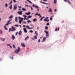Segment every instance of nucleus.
I'll use <instances>...</instances> for the list:
<instances>
[{
    "instance_id": "1",
    "label": "nucleus",
    "mask_w": 75,
    "mask_h": 75,
    "mask_svg": "<svg viewBox=\"0 0 75 75\" xmlns=\"http://www.w3.org/2000/svg\"><path fill=\"white\" fill-rule=\"evenodd\" d=\"M44 32L46 34V38H48V37H49V33H48V32L47 31V30H45Z\"/></svg>"
},
{
    "instance_id": "2",
    "label": "nucleus",
    "mask_w": 75,
    "mask_h": 75,
    "mask_svg": "<svg viewBox=\"0 0 75 75\" xmlns=\"http://www.w3.org/2000/svg\"><path fill=\"white\" fill-rule=\"evenodd\" d=\"M20 48L19 47H18V50H16L15 51V53H17L18 54V52H20V50H21Z\"/></svg>"
},
{
    "instance_id": "3",
    "label": "nucleus",
    "mask_w": 75,
    "mask_h": 75,
    "mask_svg": "<svg viewBox=\"0 0 75 75\" xmlns=\"http://www.w3.org/2000/svg\"><path fill=\"white\" fill-rule=\"evenodd\" d=\"M26 28H27V29H33L34 28V27H32V28H30L29 27V26L27 25L26 26Z\"/></svg>"
},
{
    "instance_id": "4",
    "label": "nucleus",
    "mask_w": 75,
    "mask_h": 75,
    "mask_svg": "<svg viewBox=\"0 0 75 75\" xmlns=\"http://www.w3.org/2000/svg\"><path fill=\"white\" fill-rule=\"evenodd\" d=\"M17 13H18V14H19V15H21V16H22V15H23V13H22V12H21L20 11H18L17 12Z\"/></svg>"
},
{
    "instance_id": "5",
    "label": "nucleus",
    "mask_w": 75,
    "mask_h": 75,
    "mask_svg": "<svg viewBox=\"0 0 75 75\" xmlns=\"http://www.w3.org/2000/svg\"><path fill=\"white\" fill-rule=\"evenodd\" d=\"M17 5H16L14 6V8H13V10H16L17 9Z\"/></svg>"
},
{
    "instance_id": "6",
    "label": "nucleus",
    "mask_w": 75,
    "mask_h": 75,
    "mask_svg": "<svg viewBox=\"0 0 75 75\" xmlns=\"http://www.w3.org/2000/svg\"><path fill=\"white\" fill-rule=\"evenodd\" d=\"M11 37L12 39L13 40H14V39H16V38H15V37L14 36V35H12Z\"/></svg>"
},
{
    "instance_id": "7",
    "label": "nucleus",
    "mask_w": 75,
    "mask_h": 75,
    "mask_svg": "<svg viewBox=\"0 0 75 75\" xmlns=\"http://www.w3.org/2000/svg\"><path fill=\"white\" fill-rule=\"evenodd\" d=\"M21 46H23V47H25V44L24 43H22L21 44Z\"/></svg>"
},
{
    "instance_id": "8",
    "label": "nucleus",
    "mask_w": 75,
    "mask_h": 75,
    "mask_svg": "<svg viewBox=\"0 0 75 75\" xmlns=\"http://www.w3.org/2000/svg\"><path fill=\"white\" fill-rule=\"evenodd\" d=\"M59 28H56L55 29V31H59Z\"/></svg>"
},
{
    "instance_id": "9",
    "label": "nucleus",
    "mask_w": 75,
    "mask_h": 75,
    "mask_svg": "<svg viewBox=\"0 0 75 75\" xmlns=\"http://www.w3.org/2000/svg\"><path fill=\"white\" fill-rule=\"evenodd\" d=\"M46 40V38L44 37L43 38V39L42 40V42H44V41H45V40Z\"/></svg>"
},
{
    "instance_id": "10",
    "label": "nucleus",
    "mask_w": 75,
    "mask_h": 75,
    "mask_svg": "<svg viewBox=\"0 0 75 75\" xmlns=\"http://www.w3.org/2000/svg\"><path fill=\"white\" fill-rule=\"evenodd\" d=\"M37 15H38V16H41V14H38V13H37L36 14H35V16H37Z\"/></svg>"
},
{
    "instance_id": "11",
    "label": "nucleus",
    "mask_w": 75,
    "mask_h": 75,
    "mask_svg": "<svg viewBox=\"0 0 75 75\" xmlns=\"http://www.w3.org/2000/svg\"><path fill=\"white\" fill-rule=\"evenodd\" d=\"M33 7H35V8H38V6H35V5L34 4H33V6H32Z\"/></svg>"
},
{
    "instance_id": "12",
    "label": "nucleus",
    "mask_w": 75,
    "mask_h": 75,
    "mask_svg": "<svg viewBox=\"0 0 75 75\" xmlns=\"http://www.w3.org/2000/svg\"><path fill=\"white\" fill-rule=\"evenodd\" d=\"M37 21V18H34L33 20V22H36V21Z\"/></svg>"
},
{
    "instance_id": "13",
    "label": "nucleus",
    "mask_w": 75,
    "mask_h": 75,
    "mask_svg": "<svg viewBox=\"0 0 75 75\" xmlns=\"http://www.w3.org/2000/svg\"><path fill=\"white\" fill-rule=\"evenodd\" d=\"M37 33V31L36 32V31H35V34H36V36H38V33Z\"/></svg>"
},
{
    "instance_id": "14",
    "label": "nucleus",
    "mask_w": 75,
    "mask_h": 75,
    "mask_svg": "<svg viewBox=\"0 0 75 75\" xmlns=\"http://www.w3.org/2000/svg\"><path fill=\"white\" fill-rule=\"evenodd\" d=\"M23 30L25 33H27V30H26V29L25 28H23Z\"/></svg>"
},
{
    "instance_id": "15",
    "label": "nucleus",
    "mask_w": 75,
    "mask_h": 75,
    "mask_svg": "<svg viewBox=\"0 0 75 75\" xmlns=\"http://www.w3.org/2000/svg\"><path fill=\"white\" fill-rule=\"evenodd\" d=\"M30 14H31V13L30 12H28V13H25V14H26V15H30Z\"/></svg>"
},
{
    "instance_id": "16",
    "label": "nucleus",
    "mask_w": 75,
    "mask_h": 75,
    "mask_svg": "<svg viewBox=\"0 0 75 75\" xmlns=\"http://www.w3.org/2000/svg\"><path fill=\"white\" fill-rule=\"evenodd\" d=\"M17 17H16L15 18V21L16 22H17V21H18V20H17Z\"/></svg>"
},
{
    "instance_id": "17",
    "label": "nucleus",
    "mask_w": 75,
    "mask_h": 75,
    "mask_svg": "<svg viewBox=\"0 0 75 75\" xmlns=\"http://www.w3.org/2000/svg\"><path fill=\"white\" fill-rule=\"evenodd\" d=\"M49 11L51 13V12H52V9L51 8H50L49 9Z\"/></svg>"
},
{
    "instance_id": "18",
    "label": "nucleus",
    "mask_w": 75,
    "mask_h": 75,
    "mask_svg": "<svg viewBox=\"0 0 75 75\" xmlns=\"http://www.w3.org/2000/svg\"><path fill=\"white\" fill-rule=\"evenodd\" d=\"M9 18H13V15H11L9 17Z\"/></svg>"
},
{
    "instance_id": "19",
    "label": "nucleus",
    "mask_w": 75,
    "mask_h": 75,
    "mask_svg": "<svg viewBox=\"0 0 75 75\" xmlns=\"http://www.w3.org/2000/svg\"><path fill=\"white\" fill-rule=\"evenodd\" d=\"M22 33H21V31H20L19 33V35H21Z\"/></svg>"
},
{
    "instance_id": "20",
    "label": "nucleus",
    "mask_w": 75,
    "mask_h": 75,
    "mask_svg": "<svg viewBox=\"0 0 75 75\" xmlns=\"http://www.w3.org/2000/svg\"><path fill=\"white\" fill-rule=\"evenodd\" d=\"M28 38H29V37L28 36L25 39V41H26V40H27V39H28Z\"/></svg>"
},
{
    "instance_id": "21",
    "label": "nucleus",
    "mask_w": 75,
    "mask_h": 75,
    "mask_svg": "<svg viewBox=\"0 0 75 75\" xmlns=\"http://www.w3.org/2000/svg\"><path fill=\"white\" fill-rule=\"evenodd\" d=\"M32 17V16H30V15L28 16V18H31Z\"/></svg>"
},
{
    "instance_id": "22",
    "label": "nucleus",
    "mask_w": 75,
    "mask_h": 75,
    "mask_svg": "<svg viewBox=\"0 0 75 75\" xmlns=\"http://www.w3.org/2000/svg\"><path fill=\"white\" fill-rule=\"evenodd\" d=\"M4 28L6 30H8V29H7V28H6V25L4 26Z\"/></svg>"
},
{
    "instance_id": "23",
    "label": "nucleus",
    "mask_w": 75,
    "mask_h": 75,
    "mask_svg": "<svg viewBox=\"0 0 75 75\" xmlns=\"http://www.w3.org/2000/svg\"><path fill=\"white\" fill-rule=\"evenodd\" d=\"M41 3H42V4H47V3L45 2H40Z\"/></svg>"
},
{
    "instance_id": "24",
    "label": "nucleus",
    "mask_w": 75,
    "mask_h": 75,
    "mask_svg": "<svg viewBox=\"0 0 75 75\" xmlns=\"http://www.w3.org/2000/svg\"><path fill=\"white\" fill-rule=\"evenodd\" d=\"M45 18V17L44 16H43L42 17L41 19H40V21H42V19L43 18Z\"/></svg>"
},
{
    "instance_id": "25",
    "label": "nucleus",
    "mask_w": 75,
    "mask_h": 75,
    "mask_svg": "<svg viewBox=\"0 0 75 75\" xmlns=\"http://www.w3.org/2000/svg\"><path fill=\"white\" fill-rule=\"evenodd\" d=\"M45 18V17L44 16H43L42 17L41 19H40V21H42V19L43 18Z\"/></svg>"
},
{
    "instance_id": "26",
    "label": "nucleus",
    "mask_w": 75,
    "mask_h": 75,
    "mask_svg": "<svg viewBox=\"0 0 75 75\" xmlns=\"http://www.w3.org/2000/svg\"><path fill=\"white\" fill-rule=\"evenodd\" d=\"M9 8L10 9H12V4H11L10 6H9Z\"/></svg>"
},
{
    "instance_id": "27",
    "label": "nucleus",
    "mask_w": 75,
    "mask_h": 75,
    "mask_svg": "<svg viewBox=\"0 0 75 75\" xmlns=\"http://www.w3.org/2000/svg\"><path fill=\"white\" fill-rule=\"evenodd\" d=\"M6 7H8V4L7 3L6 4H5Z\"/></svg>"
},
{
    "instance_id": "28",
    "label": "nucleus",
    "mask_w": 75,
    "mask_h": 75,
    "mask_svg": "<svg viewBox=\"0 0 75 75\" xmlns=\"http://www.w3.org/2000/svg\"><path fill=\"white\" fill-rule=\"evenodd\" d=\"M27 1H28V2H29V3H30L33 4V3H32V2H31V1H30V0H27Z\"/></svg>"
},
{
    "instance_id": "29",
    "label": "nucleus",
    "mask_w": 75,
    "mask_h": 75,
    "mask_svg": "<svg viewBox=\"0 0 75 75\" xmlns=\"http://www.w3.org/2000/svg\"><path fill=\"white\" fill-rule=\"evenodd\" d=\"M45 30H48V27L46 26L45 27Z\"/></svg>"
},
{
    "instance_id": "30",
    "label": "nucleus",
    "mask_w": 75,
    "mask_h": 75,
    "mask_svg": "<svg viewBox=\"0 0 75 75\" xmlns=\"http://www.w3.org/2000/svg\"><path fill=\"white\" fill-rule=\"evenodd\" d=\"M22 10L23 11H26V9L24 8H22Z\"/></svg>"
},
{
    "instance_id": "31",
    "label": "nucleus",
    "mask_w": 75,
    "mask_h": 75,
    "mask_svg": "<svg viewBox=\"0 0 75 75\" xmlns=\"http://www.w3.org/2000/svg\"><path fill=\"white\" fill-rule=\"evenodd\" d=\"M34 38H35V39H37V37L35 35Z\"/></svg>"
},
{
    "instance_id": "32",
    "label": "nucleus",
    "mask_w": 75,
    "mask_h": 75,
    "mask_svg": "<svg viewBox=\"0 0 75 75\" xmlns=\"http://www.w3.org/2000/svg\"><path fill=\"white\" fill-rule=\"evenodd\" d=\"M1 40L3 41H5V38H2L1 39Z\"/></svg>"
},
{
    "instance_id": "33",
    "label": "nucleus",
    "mask_w": 75,
    "mask_h": 75,
    "mask_svg": "<svg viewBox=\"0 0 75 75\" xmlns=\"http://www.w3.org/2000/svg\"><path fill=\"white\" fill-rule=\"evenodd\" d=\"M57 0H54V4H56V3H57Z\"/></svg>"
},
{
    "instance_id": "34",
    "label": "nucleus",
    "mask_w": 75,
    "mask_h": 75,
    "mask_svg": "<svg viewBox=\"0 0 75 75\" xmlns=\"http://www.w3.org/2000/svg\"><path fill=\"white\" fill-rule=\"evenodd\" d=\"M2 33H3V31H2V30H0V33L1 34Z\"/></svg>"
},
{
    "instance_id": "35",
    "label": "nucleus",
    "mask_w": 75,
    "mask_h": 75,
    "mask_svg": "<svg viewBox=\"0 0 75 75\" xmlns=\"http://www.w3.org/2000/svg\"><path fill=\"white\" fill-rule=\"evenodd\" d=\"M21 22H22V21L21 20H20L19 21V23H20V24L21 23Z\"/></svg>"
},
{
    "instance_id": "36",
    "label": "nucleus",
    "mask_w": 75,
    "mask_h": 75,
    "mask_svg": "<svg viewBox=\"0 0 75 75\" xmlns=\"http://www.w3.org/2000/svg\"><path fill=\"white\" fill-rule=\"evenodd\" d=\"M30 23L31 22V21H30V20H28V23H30Z\"/></svg>"
},
{
    "instance_id": "37",
    "label": "nucleus",
    "mask_w": 75,
    "mask_h": 75,
    "mask_svg": "<svg viewBox=\"0 0 75 75\" xmlns=\"http://www.w3.org/2000/svg\"><path fill=\"white\" fill-rule=\"evenodd\" d=\"M13 3V1H12V0H11V2H10V3H9V4H11V3Z\"/></svg>"
},
{
    "instance_id": "38",
    "label": "nucleus",
    "mask_w": 75,
    "mask_h": 75,
    "mask_svg": "<svg viewBox=\"0 0 75 75\" xmlns=\"http://www.w3.org/2000/svg\"><path fill=\"white\" fill-rule=\"evenodd\" d=\"M7 46H9L10 47L11 45L10 44H7Z\"/></svg>"
},
{
    "instance_id": "39",
    "label": "nucleus",
    "mask_w": 75,
    "mask_h": 75,
    "mask_svg": "<svg viewBox=\"0 0 75 75\" xmlns=\"http://www.w3.org/2000/svg\"><path fill=\"white\" fill-rule=\"evenodd\" d=\"M30 7L31 8V9L32 10H33V8H32V7L31 6H30Z\"/></svg>"
},
{
    "instance_id": "40",
    "label": "nucleus",
    "mask_w": 75,
    "mask_h": 75,
    "mask_svg": "<svg viewBox=\"0 0 75 75\" xmlns=\"http://www.w3.org/2000/svg\"><path fill=\"white\" fill-rule=\"evenodd\" d=\"M13 47L14 48H16V46H15V45H13Z\"/></svg>"
},
{
    "instance_id": "41",
    "label": "nucleus",
    "mask_w": 75,
    "mask_h": 75,
    "mask_svg": "<svg viewBox=\"0 0 75 75\" xmlns=\"http://www.w3.org/2000/svg\"><path fill=\"white\" fill-rule=\"evenodd\" d=\"M44 21H47V19H44Z\"/></svg>"
},
{
    "instance_id": "42",
    "label": "nucleus",
    "mask_w": 75,
    "mask_h": 75,
    "mask_svg": "<svg viewBox=\"0 0 75 75\" xmlns=\"http://www.w3.org/2000/svg\"><path fill=\"white\" fill-rule=\"evenodd\" d=\"M31 26H32L33 27H33V28H34V25H33V24H31Z\"/></svg>"
},
{
    "instance_id": "43",
    "label": "nucleus",
    "mask_w": 75,
    "mask_h": 75,
    "mask_svg": "<svg viewBox=\"0 0 75 75\" xmlns=\"http://www.w3.org/2000/svg\"><path fill=\"white\" fill-rule=\"evenodd\" d=\"M8 24H10V23H6V25H8Z\"/></svg>"
},
{
    "instance_id": "44",
    "label": "nucleus",
    "mask_w": 75,
    "mask_h": 75,
    "mask_svg": "<svg viewBox=\"0 0 75 75\" xmlns=\"http://www.w3.org/2000/svg\"><path fill=\"white\" fill-rule=\"evenodd\" d=\"M33 30H30V33H33Z\"/></svg>"
},
{
    "instance_id": "45",
    "label": "nucleus",
    "mask_w": 75,
    "mask_h": 75,
    "mask_svg": "<svg viewBox=\"0 0 75 75\" xmlns=\"http://www.w3.org/2000/svg\"><path fill=\"white\" fill-rule=\"evenodd\" d=\"M68 2L69 3V4H71V3L69 1V0H67Z\"/></svg>"
},
{
    "instance_id": "46",
    "label": "nucleus",
    "mask_w": 75,
    "mask_h": 75,
    "mask_svg": "<svg viewBox=\"0 0 75 75\" xmlns=\"http://www.w3.org/2000/svg\"><path fill=\"white\" fill-rule=\"evenodd\" d=\"M24 20H28V19H27L26 17H25L24 18Z\"/></svg>"
},
{
    "instance_id": "47",
    "label": "nucleus",
    "mask_w": 75,
    "mask_h": 75,
    "mask_svg": "<svg viewBox=\"0 0 75 75\" xmlns=\"http://www.w3.org/2000/svg\"><path fill=\"white\" fill-rule=\"evenodd\" d=\"M13 1L14 3H16V0H13Z\"/></svg>"
},
{
    "instance_id": "48",
    "label": "nucleus",
    "mask_w": 75,
    "mask_h": 75,
    "mask_svg": "<svg viewBox=\"0 0 75 75\" xmlns=\"http://www.w3.org/2000/svg\"><path fill=\"white\" fill-rule=\"evenodd\" d=\"M52 17L50 18V20H52Z\"/></svg>"
},
{
    "instance_id": "49",
    "label": "nucleus",
    "mask_w": 75,
    "mask_h": 75,
    "mask_svg": "<svg viewBox=\"0 0 75 75\" xmlns=\"http://www.w3.org/2000/svg\"><path fill=\"white\" fill-rule=\"evenodd\" d=\"M15 26H16V27H18V25H15Z\"/></svg>"
},
{
    "instance_id": "50",
    "label": "nucleus",
    "mask_w": 75,
    "mask_h": 75,
    "mask_svg": "<svg viewBox=\"0 0 75 75\" xmlns=\"http://www.w3.org/2000/svg\"><path fill=\"white\" fill-rule=\"evenodd\" d=\"M13 30H14V31H16V29L14 28H13Z\"/></svg>"
},
{
    "instance_id": "51",
    "label": "nucleus",
    "mask_w": 75,
    "mask_h": 75,
    "mask_svg": "<svg viewBox=\"0 0 75 75\" xmlns=\"http://www.w3.org/2000/svg\"><path fill=\"white\" fill-rule=\"evenodd\" d=\"M11 30V28H9V33H10V31H11L10 30Z\"/></svg>"
},
{
    "instance_id": "52",
    "label": "nucleus",
    "mask_w": 75,
    "mask_h": 75,
    "mask_svg": "<svg viewBox=\"0 0 75 75\" xmlns=\"http://www.w3.org/2000/svg\"><path fill=\"white\" fill-rule=\"evenodd\" d=\"M20 20H21V21H23V18H21V19H20Z\"/></svg>"
},
{
    "instance_id": "53",
    "label": "nucleus",
    "mask_w": 75,
    "mask_h": 75,
    "mask_svg": "<svg viewBox=\"0 0 75 75\" xmlns=\"http://www.w3.org/2000/svg\"><path fill=\"white\" fill-rule=\"evenodd\" d=\"M49 24V23H47V25H48Z\"/></svg>"
},
{
    "instance_id": "54",
    "label": "nucleus",
    "mask_w": 75,
    "mask_h": 75,
    "mask_svg": "<svg viewBox=\"0 0 75 75\" xmlns=\"http://www.w3.org/2000/svg\"><path fill=\"white\" fill-rule=\"evenodd\" d=\"M40 41H41V40H40V39H39L38 40V41L39 42H40Z\"/></svg>"
},
{
    "instance_id": "55",
    "label": "nucleus",
    "mask_w": 75,
    "mask_h": 75,
    "mask_svg": "<svg viewBox=\"0 0 75 75\" xmlns=\"http://www.w3.org/2000/svg\"><path fill=\"white\" fill-rule=\"evenodd\" d=\"M23 17H27V16H25V15H23Z\"/></svg>"
},
{
    "instance_id": "56",
    "label": "nucleus",
    "mask_w": 75,
    "mask_h": 75,
    "mask_svg": "<svg viewBox=\"0 0 75 75\" xmlns=\"http://www.w3.org/2000/svg\"><path fill=\"white\" fill-rule=\"evenodd\" d=\"M10 30L11 31H13V29H12L11 28Z\"/></svg>"
},
{
    "instance_id": "57",
    "label": "nucleus",
    "mask_w": 75,
    "mask_h": 75,
    "mask_svg": "<svg viewBox=\"0 0 75 75\" xmlns=\"http://www.w3.org/2000/svg\"><path fill=\"white\" fill-rule=\"evenodd\" d=\"M44 1H47V0H42Z\"/></svg>"
},
{
    "instance_id": "58",
    "label": "nucleus",
    "mask_w": 75,
    "mask_h": 75,
    "mask_svg": "<svg viewBox=\"0 0 75 75\" xmlns=\"http://www.w3.org/2000/svg\"><path fill=\"white\" fill-rule=\"evenodd\" d=\"M49 20H50L49 19H48V20L47 19V22H48L49 21Z\"/></svg>"
},
{
    "instance_id": "59",
    "label": "nucleus",
    "mask_w": 75,
    "mask_h": 75,
    "mask_svg": "<svg viewBox=\"0 0 75 75\" xmlns=\"http://www.w3.org/2000/svg\"><path fill=\"white\" fill-rule=\"evenodd\" d=\"M18 18H19V19H20V20L21 19V17H19Z\"/></svg>"
},
{
    "instance_id": "60",
    "label": "nucleus",
    "mask_w": 75,
    "mask_h": 75,
    "mask_svg": "<svg viewBox=\"0 0 75 75\" xmlns=\"http://www.w3.org/2000/svg\"><path fill=\"white\" fill-rule=\"evenodd\" d=\"M10 21H9H9H8V23H10Z\"/></svg>"
},
{
    "instance_id": "61",
    "label": "nucleus",
    "mask_w": 75,
    "mask_h": 75,
    "mask_svg": "<svg viewBox=\"0 0 75 75\" xmlns=\"http://www.w3.org/2000/svg\"><path fill=\"white\" fill-rule=\"evenodd\" d=\"M56 11H57V9H54L55 12H56Z\"/></svg>"
},
{
    "instance_id": "62",
    "label": "nucleus",
    "mask_w": 75,
    "mask_h": 75,
    "mask_svg": "<svg viewBox=\"0 0 75 75\" xmlns=\"http://www.w3.org/2000/svg\"><path fill=\"white\" fill-rule=\"evenodd\" d=\"M64 1H65V2H67V0H64Z\"/></svg>"
},
{
    "instance_id": "63",
    "label": "nucleus",
    "mask_w": 75,
    "mask_h": 75,
    "mask_svg": "<svg viewBox=\"0 0 75 75\" xmlns=\"http://www.w3.org/2000/svg\"><path fill=\"white\" fill-rule=\"evenodd\" d=\"M25 6L26 7H27H27H28V5H25Z\"/></svg>"
},
{
    "instance_id": "64",
    "label": "nucleus",
    "mask_w": 75,
    "mask_h": 75,
    "mask_svg": "<svg viewBox=\"0 0 75 75\" xmlns=\"http://www.w3.org/2000/svg\"><path fill=\"white\" fill-rule=\"evenodd\" d=\"M24 23H25V24H26V22L24 21Z\"/></svg>"
}]
</instances>
